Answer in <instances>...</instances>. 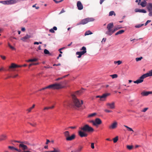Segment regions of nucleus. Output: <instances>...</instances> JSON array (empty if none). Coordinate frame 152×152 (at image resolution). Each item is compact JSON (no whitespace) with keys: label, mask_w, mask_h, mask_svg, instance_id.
Wrapping results in <instances>:
<instances>
[{"label":"nucleus","mask_w":152,"mask_h":152,"mask_svg":"<svg viewBox=\"0 0 152 152\" xmlns=\"http://www.w3.org/2000/svg\"><path fill=\"white\" fill-rule=\"evenodd\" d=\"M36 4H34L33 5L32 7H35L36 9H38L39 8V7H36Z\"/></svg>","instance_id":"obj_49"},{"label":"nucleus","mask_w":152,"mask_h":152,"mask_svg":"<svg viewBox=\"0 0 152 152\" xmlns=\"http://www.w3.org/2000/svg\"><path fill=\"white\" fill-rule=\"evenodd\" d=\"M64 135L66 137L67 141H71L74 139L76 136L75 134H73L70 136V134L69 131H66L64 132Z\"/></svg>","instance_id":"obj_3"},{"label":"nucleus","mask_w":152,"mask_h":152,"mask_svg":"<svg viewBox=\"0 0 152 152\" xmlns=\"http://www.w3.org/2000/svg\"><path fill=\"white\" fill-rule=\"evenodd\" d=\"M50 142V141L49 140L47 139V141H46V144H48V143Z\"/></svg>","instance_id":"obj_64"},{"label":"nucleus","mask_w":152,"mask_h":152,"mask_svg":"<svg viewBox=\"0 0 152 152\" xmlns=\"http://www.w3.org/2000/svg\"><path fill=\"white\" fill-rule=\"evenodd\" d=\"M124 126L127 128L128 129V131H132L133 132H134L132 128H130L126 125H124Z\"/></svg>","instance_id":"obj_32"},{"label":"nucleus","mask_w":152,"mask_h":152,"mask_svg":"<svg viewBox=\"0 0 152 152\" xmlns=\"http://www.w3.org/2000/svg\"><path fill=\"white\" fill-rule=\"evenodd\" d=\"M77 5L78 10H81L83 9V5L80 1H78L77 2Z\"/></svg>","instance_id":"obj_11"},{"label":"nucleus","mask_w":152,"mask_h":152,"mask_svg":"<svg viewBox=\"0 0 152 152\" xmlns=\"http://www.w3.org/2000/svg\"><path fill=\"white\" fill-rule=\"evenodd\" d=\"M126 147L127 149L130 150H131L133 147L132 145H127Z\"/></svg>","instance_id":"obj_39"},{"label":"nucleus","mask_w":152,"mask_h":152,"mask_svg":"<svg viewBox=\"0 0 152 152\" xmlns=\"http://www.w3.org/2000/svg\"><path fill=\"white\" fill-rule=\"evenodd\" d=\"M8 46L10 48H11L12 50H15V48L14 47H13L12 46H11L10 43H8Z\"/></svg>","instance_id":"obj_41"},{"label":"nucleus","mask_w":152,"mask_h":152,"mask_svg":"<svg viewBox=\"0 0 152 152\" xmlns=\"http://www.w3.org/2000/svg\"><path fill=\"white\" fill-rule=\"evenodd\" d=\"M148 109V108H145L143 109L142 111L143 112H145Z\"/></svg>","instance_id":"obj_55"},{"label":"nucleus","mask_w":152,"mask_h":152,"mask_svg":"<svg viewBox=\"0 0 152 152\" xmlns=\"http://www.w3.org/2000/svg\"><path fill=\"white\" fill-rule=\"evenodd\" d=\"M149 13L148 14V15L149 16L152 17V11H149Z\"/></svg>","instance_id":"obj_48"},{"label":"nucleus","mask_w":152,"mask_h":152,"mask_svg":"<svg viewBox=\"0 0 152 152\" xmlns=\"http://www.w3.org/2000/svg\"><path fill=\"white\" fill-rule=\"evenodd\" d=\"M68 75H65L63 77H59L58 78H57L56 79V80H60V79H62V78H64V77H66V76H67Z\"/></svg>","instance_id":"obj_42"},{"label":"nucleus","mask_w":152,"mask_h":152,"mask_svg":"<svg viewBox=\"0 0 152 152\" xmlns=\"http://www.w3.org/2000/svg\"><path fill=\"white\" fill-rule=\"evenodd\" d=\"M134 11L136 12H139L143 13H146L147 12L144 9H140L138 8H136L134 10Z\"/></svg>","instance_id":"obj_14"},{"label":"nucleus","mask_w":152,"mask_h":152,"mask_svg":"<svg viewBox=\"0 0 152 152\" xmlns=\"http://www.w3.org/2000/svg\"><path fill=\"white\" fill-rule=\"evenodd\" d=\"M80 50H83L82 51H79L82 56L86 52V48L85 46H83L80 49Z\"/></svg>","instance_id":"obj_17"},{"label":"nucleus","mask_w":152,"mask_h":152,"mask_svg":"<svg viewBox=\"0 0 152 152\" xmlns=\"http://www.w3.org/2000/svg\"><path fill=\"white\" fill-rule=\"evenodd\" d=\"M76 55H78V56H77V57L78 58H80L82 55L80 54V53L79 51H77L76 53Z\"/></svg>","instance_id":"obj_35"},{"label":"nucleus","mask_w":152,"mask_h":152,"mask_svg":"<svg viewBox=\"0 0 152 152\" xmlns=\"http://www.w3.org/2000/svg\"><path fill=\"white\" fill-rule=\"evenodd\" d=\"M44 68L47 69L52 68L53 67L50 66H45Z\"/></svg>","instance_id":"obj_50"},{"label":"nucleus","mask_w":152,"mask_h":152,"mask_svg":"<svg viewBox=\"0 0 152 152\" xmlns=\"http://www.w3.org/2000/svg\"><path fill=\"white\" fill-rule=\"evenodd\" d=\"M19 145V147L20 148H22L23 150L27 149H28L27 146L23 144L22 143H23V142H22Z\"/></svg>","instance_id":"obj_18"},{"label":"nucleus","mask_w":152,"mask_h":152,"mask_svg":"<svg viewBox=\"0 0 152 152\" xmlns=\"http://www.w3.org/2000/svg\"><path fill=\"white\" fill-rule=\"evenodd\" d=\"M117 123L115 121L109 126V128L110 129H114L117 127Z\"/></svg>","instance_id":"obj_15"},{"label":"nucleus","mask_w":152,"mask_h":152,"mask_svg":"<svg viewBox=\"0 0 152 152\" xmlns=\"http://www.w3.org/2000/svg\"><path fill=\"white\" fill-rule=\"evenodd\" d=\"M49 31L52 33H54L55 32L54 31L53 28H52L49 30Z\"/></svg>","instance_id":"obj_47"},{"label":"nucleus","mask_w":152,"mask_h":152,"mask_svg":"<svg viewBox=\"0 0 152 152\" xmlns=\"http://www.w3.org/2000/svg\"><path fill=\"white\" fill-rule=\"evenodd\" d=\"M147 8L148 11H152V3H149L147 6Z\"/></svg>","instance_id":"obj_21"},{"label":"nucleus","mask_w":152,"mask_h":152,"mask_svg":"<svg viewBox=\"0 0 152 152\" xmlns=\"http://www.w3.org/2000/svg\"><path fill=\"white\" fill-rule=\"evenodd\" d=\"M144 24H140L135 26V27L136 28H139L143 26Z\"/></svg>","instance_id":"obj_31"},{"label":"nucleus","mask_w":152,"mask_h":152,"mask_svg":"<svg viewBox=\"0 0 152 152\" xmlns=\"http://www.w3.org/2000/svg\"><path fill=\"white\" fill-rule=\"evenodd\" d=\"M152 76V70L149 71L148 72L142 75L136 81H134V83H135L137 84L141 83L143 81L144 79L147 77L151 76Z\"/></svg>","instance_id":"obj_1"},{"label":"nucleus","mask_w":152,"mask_h":152,"mask_svg":"<svg viewBox=\"0 0 152 152\" xmlns=\"http://www.w3.org/2000/svg\"><path fill=\"white\" fill-rule=\"evenodd\" d=\"M113 26V23H110L107 25V31H106L105 34L109 36H111L113 34L112 31L113 29L112 28Z\"/></svg>","instance_id":"obj_7"},{"label":"nucleus","mask_w":152,"mask_h":152,"mask_svg":"<svg viewBox=\"0 0 152 152\" xmlns=\"http://www.w3.org/2000/svg\"><path fill=\"white\" fill-rule=\"evenodd\" d=\"M112 78H116L118 77V75L117 74H114L110 75Z\"/></svg>","instance_id":"obj_37"},{"label":"nucleus","mask_w":152,"mask_h":152,"mask_svg":"<svg viewBox=\"0 0 152 152\" xmlns=\"http://www.w3.org/2000/svg\"><path fill=\"white\" fill-rule=\"evenodd\" d=\"M142 7H145L146 5V2L145 0L142 1L140 4Z\"/></svg>","instance_id":"obj_26"},{"label":"nucleus","mask_w":152,"mask_h":152,"mask_svg":"<svg viewBox=\"0 0 152 152\" xmlns=\"http://www.w3.org/2000/svg\"><path fill=\"white\" fill-rule=\"evenodd\" d=\"M105 0H100V4H101Z\"/></svg>","instance_id":"obj_63"},{"label":"nucleus","mask_w":152,"mask_h":152,"mask_svg":"<svg viewBox=\"0 0 152 152\" xmlns=\"http://www.w3.org/2000/svg\"><path fill=\"white\" fill-rule=\"evenodd\" d=\"M60 65H61V64L60 63H58V64H53V66H60Z\"/></svg>","instance_id":"obj_59"},{"label":"nucleus","mask_w":152,"mask_h":152,"mask_svg":"<svg viewBox=\"0 0 152 152\" xmlns=\"http://www.w3.org/2000/svg\"><path fill=\"white\" fill-rule=\"evenodd\" d=\"M93 33H92L90 30H88L86 31L84 35L85 36H86L90 34H91Z\"/></svg>","instance_id":"obj_28"},{"label":"nucleus","mask_w":152,"mask_h":152,"mask_svg":"<svg viewBox=\"0 0 152 152\" xmlns=\"http://www.w3.org/2000/svg\"><path fill=\"white\" fill-rule=\"evenodd\" d=\"M96 113H91L89 115V116L90 117H93L94 116V115H96Z\"/></svg>","instance_id":"obj_46"},{"label":"nucleus","mask_w":152,"mask_h":152,"mask_svg":"<svg viewBox=\"0 0 152 152\" xmlns=\"http://www.w3.org/2000/svg\"><path fill=\"white\" fill-rule=\"evenodd\" d=\"M114 62L115 64H118V65H119L122 63V61L120 60H119L115 61Z\"/></svg>","instance_id":"obj_36"},{"label":"nucleus","mask_w":152,"mask_h":152,"mask_svg":"<svg viewBox=\"0 0 152 152\" xmlns=\"http://www.w3.org/2000/svg\"><path fill=\"white\" fill-rule=\"evenodd\" d=\"M38 60V59L37 58H34L33 59H31L28 60L27 61L28 62H34V61H36Z\"/></svg>","instance_id":"obj_27"},{"label":"nucleus","mask_w":152,"mask_h":152,"mask_svg":"<svg viewBox=\"0 0 152 152\" xmlns=\"http://www.w3.org/2000/svg\"><path fill=\"white\" fill-rule=\"evenodd\" d=\"M113 15H115V14L113 11H111L109 12V16H111Z\"/></svg>","instance_id":"obj_34"},{"label":"nucleus","mask_w":152,"mask_h":152,"mask_svg":"<svg viewBox=\"0 0 152 152\" xmlns=\"http://www.w3.org/2000/svg\"><path fill=\"white\" fill-rule=\"evenodd\" d=\"M124 32V30H120L118 31L115 34V35H117L119 34H122Z\"/></svg>","instance_id":"obj_24"},{"label":"nucleus","mask_w":152,"mask_h":152,"mask_svg":"<svg viewBox=\"0 0 152 152\" xmlns=\"http://www.w3.org/2000/svg\"><path fill=\"white\" fill-rule=\"evenodd\" d=\"M0 57L3 60H4L6 58V57L4 56H3L2 55H0Z\"/></svg>","instance_id":"obj_52"},{"label":"nucleus","mask_w":152,"mask_h":152,"mask_svg":"<svg viewBox=\"0 0 152 152\" xmlns=\"http://www.w3.org/2000/svg\"><path fill=\"white\" fill-rule=\"evenodd\" d=\"M44 53L45 54H47V55L48 54L49 56L51 55V54L50 53L49 51L48 50H47L46 49H45L44 50Z\"/></svg>","instance_id":"obj_25"},{"label":"nucleus","mask_w":152,"mask_h":152,"mask_svg":"<svg viewBox=\"0 0 152 152\" xmlns=\"http://www.w3.org/2000/svg\"><path fill=\"white\" fill-rule=\"evenodd\" d=\"M91 147L92 149H94V143H92L91 144Z\"/></svg>","instance_id":"obj_44"},{"label":"nucleus","mask_w":152,"mask_h":152,"mask_svg":"<svg viewBox=\"0 0 152 152\" xmlns=\"http://www.w3.org/2000/svg\"><path fill=\"white\" fill-rule=\"evenodd\" d=\"M21 30L23 31H24L25 30V28L24 27H23L21 28Z\"/></svg>","instance_id":"obj_62"},{"label":"nucleus","mask_w":152,"mask_h":152,"mask_svg":"<svg viewBox=\"0 0 152 152\" xmlns=\"http://www.w3.org/2000/svg\"><path fill=\"white\" fill-rule=\"evenodd\" d=\"M83 148V147L80 146L78 148L74 151H72L71 152H80Z\"/></svg>","instance_id":"obj_19"},{"label":"nucleus","mask_w":152,"mask_h":152,"mask_svg":"<svg viewBox=\"0 0 152 152\" xmlns=\"http://www.w3.org/2000/svg\"><path fill=\"white\" fill-rule=\"evenodd\" d=\"M53 29L54 31H56L57 29V27L56 26H54L53 28Z\"/></svg>","instance_id":"obj_56"},{"label":"nucleus","mask_w":152,"mask_h":152,"mask_svg":"<svg viewBox=\"0 0 152 152\" xmlns=\"http://www.w3.org/2000/svg\"><path fill=\"white\" fill-rule=\"evenodd\" d=\"M110 94L109 93H105L102 96L98 95L96 96V98H100L101 100H104L105 98L108 96L110 95Z\"/></svg>","instance_id":"obj_9"},{"label":"nucleus","mask_w":152,"mask_h":152,"mask_svg":"<svg viewBox=\"0 0 152 152\" xmlns=\"http://www.w3.org/2000/svg\"><path fill=\"white\" fill-rule=\"evenodd\" d=\"M7 138V136L4 134H2L0 136V141L4 140Z\"/></svg>","instance_id":"obj_23"},{"label":"nucleus","mask_w":152,"mask_h":152,"mask_svg":"<svg viewBox=\"0 0 152 152\" xmlns=\"http://www.w3.org/2000/svg\"><path fill=\"white\" fill-rule=\"evenodd\" d=\"M21 66H20L14 63H12L11 64V66H10V68H14L17 67H20Z\"/></svg>","instance_id":"obj_22"},{"label":"nucleus","mask_w":152,"mask_h":152,"mask_svg":"<svg viewBox=\"0 0 152 152\" xmlns=\"http://www.w3.org/2000/svg\"><path fill=\"white\" fill-rule=\"evenodd\" d=\"M142 58V57H140L137 58H136V61H140Z\"/></svg>","instance_id":"obj_40"},{"label":"nucleus","mask_w":152,"mask_h":152,"mask_svg":"<svg viewBox=\"0 0 152 152\" xmlns=\"http://www.w3.org/2000/svg\"><path fill=\"white\" fill-rule=\"evenodd\" d=\"M105 112H107V113H110L112 112V111L109 110L107 109H105L104 110Z\"/></svg>","instance_id":"obj_45"},{"label":"nucleus","mask_w":152,"mask_h":152,"mask_svg":"<svg viewBox=\"0 0 152 152\" xmlns=\"http://www.w3.org/2000/svg\"><path fill=\"white\" fill-rule=\"evenodd\" d=\"M32 126H35L36 125V124L35 123H34V124H32V123H29Z\"/></svg>","instance_id":"obj_58"},{"label":"nucleus","mask_w":152,"mask_h":152,"mask_svg":"<svg viewBox=\"0 0 152 152\" xmlns=\"http://www.w3.org/2000/svg\"><path fill=\"white\" fill-rule=\"evenodd\" d=\"M65 12V11L64 10V9H62L61 11V12H60L59 13V14H61L64 12Z\"/></svg>","instance_id":"obj_53"},{"label":"nucleus","mask_w":152,"mask_h":152,"mask_svg":"<svg viewBox=\"0 0 152 152\" xmlns=\"http://www.w3.org/2000/svg\"><path fill=\"white\" fill-rule=\"evenodd\" d=\"M32 109L31 108V107L29 108L28 109V111L29 112H30L31 111V110Z\"/></svg>","instance_id":"obj_60"},{"label":"nucleus","mask_w":152,"mask_h":152,"mask_svg":"<svg viewBox=\"0 0 152 152\" xmlns=\"http://www.w3.org/2000/svg\"><path fill=\"white\" fill-rule=\"evenodd\" d=\"M8 148H9L11 149L14 150L15 147H13V146H9L8 147Z\"/></svg>","instance_id":"obj_54"},{"label":"nucleus","mask_w":152,"mask_h":152,"mask_svg":"<svg viewBox=\"0 0 152 152\" xmlns=\"http://www.w3.org/2000/svg\"><path fill=\"white\" fill-rule=\"evenodd\" d=\"M121 27H119V26H117V27H115V28L113 29V31H112V33H113V34L115 32V31H116L117 30H118V29H120V28H121Z\"/></svg>","instance_id":"obj_30"},{"label":"nucleus","mask_w":152,"mask_h":152,"mask_svg":"<svg viewBox=\"0 0 152 152\" xmlns=\"http://www.w3.org/2000/svg\"><path fill=\"white\" fill-rule=\"evenodd\" d=\"M118 137H116L115 138L113 139V142L114 143L116 142L118 140Z\"/></svg>","instance_id":"obj_38"},{"label":"nucleus","mask_w":152,"mask_h":152,"mask_svg":"<svg viewBox=\"0 0 152 152\" xmlns=\"http://www.w3.org/2000/svg\"><path fill=\"white\" fill-rule=\"evenodd\" d=\"M85 132L81 130L79 131L78 132L79 135L82 137H86L88 136V134Z\"/></svg>","instance_id":"obj_10"},{"label":"nucleus","mask_w":152,"mask_h":152,"mask_svg":"<svg viewBox=\"0 0 152 152\" xmlns=\"http://www.w3.org/2000/svg\"><path fill=\"white\" fill-rule=\"evenodd\" d=\"M72 98L75 106L78 107H80L83 104V100H81L80 102V101L74 95H73Z\"/></svg>","instance_id":"obj_4"},{"label":"nucleus","mask_w":152,"mask_h":152,"mask_svg":"<svg viewBox=\"0 0 152 152\" xmlns=\"http://www.w3.org/2000/svg\"><path fill=\"white\" fill-rule=\"evenodd\" d=\"M151 20H148L145 23V24H144L145 25V26H146L148 24V23H149L150 22H151Z\"/></svg>","instance_id":"obj_43"},{"label":"nucleus","mask_w":152,"mask_h":152,"mask_svg":"<svg viewBox=\"0 0 152 152\" xmlns=\"http://www.w3.org/2000/svg\"><path fill=\"white\" fill-rule=\"evenodd\" d=\"M95 20V19L93 18H87L84 19H83L79 23L77 24V25H79L80 24L84 25L88 22L93 21Z\"/></svg>","instance_id":"obj_5"},{"label":"nucleus","mask_w":152,"mask_h":152,"mask_svg":"<svg viewBox=\"0 0 152 152\" xmlns=\"http://www.w3.org/2000/svg\"><path fill=\"white\" fill-rule=\"evenodd\" d=\"M0 3H2L4 5H7V0L0 1Z\"/></svg>","instance_id":"obj_33"},{"label":"nucleus","mask_w":152,"mask_h":152,"mask_svg":"<svg viewBox=\"0 0 152 152\" xmlns=\"http://www.w3.org/2000/svg\"><path fill=\"white\" fill-rule=\"evenodd\" d=\"M14 150H16V151H18V152H20L21 151V150L20 149H18V148H15Z\"/></svg>","instance_id":"obj_51"},{"label":"nucleus","mask_w":152,"mask_h":152,"mask_svg":"<svg viewBox=\"0 0 152 152\" xmlns=\"http://www.w3.org/2000/svg\"><path fill=\"white\" fill-rule=\"evenodd\" d=\"M53 151H50V152H61L60 150L58 148H53Z\"/></svg>","instance_id":"obj_29"},{"label":"nucleus","mask_w":152,"mask_h":152,"mask_svg":"<svg viewBox=\"0 0 152 152\" xmlns=\"http://www.w3.org/2000/svg\"><path fill=\"white\" fill-rule=\"evenodd\" d=\"M90 122L92 123L94 125L96 126L101 124L102 121L100 119L97 118H96L94 121L92 120L90 121Z\"/></svg>","instance_id":"obj_8"},{"label":"nucleus","mask_w":152,"mask_h":152,"mask_svg":"<svg viewBox=\"0 0 152 152\" xmlns=\"http://www.w3.org/2000/svg\"><path fill=\"white\" fill-rule=\"evenodd\" d=\"M53 1L56 3L57 4L58 3H60L59 1H57L56 0H53Z\"/></svg>","instance_id":"obj_61"},{"label":"nucleus","mask_w":152,"mask_h":152,"mask_svg":"<svg viewBox=\"0 0 152 152\" xmlns=\"http://www.w3.org/2000/svg\"><path fill=\"white\" fill-rule=\"evenodd\" d=\"M152 94V91H144L141 93V94L143 96H147L149 94Z\"/></svg>","instance_id":"obj_13"},{"label":"nucleus","mask_w":152,"mask_h":152,"mask_svg":"<svg viewBox=\"0 0 152 152\" xmlns=\"http://www.w3.org/2000/svg\"><path fill=\"white\" fill-rule=\"evenodd\" d=\"M106 105L109 107L111 109H114L115 107V103L113 102L112 103H108Z\"/></svg>","instance_id":"obj_16"},{"label":"nucleus","mask_w":152,"mask_h":152,"mask_svg":"<svg viewBox=\"0 0 152 152\" xmlns=\"http://www.w3.org/2000/svg\"><path fill=\"white\" fill-rule=\"evenodd\" d=\"M62 88V86L59 83H54L48 86L43 88L39 89V91H41L47 88H50L53 89H59Z\"/></svg>","instance_id":"obj_2"},{"label":"nucleus","mask_w":152,"mask_h":152,"mask_svg":"<svg viewBox=\"0 0 152 152\" xmlns=\"http://www.w3.org/2000/svg\"><path fill=\"white\" fill-rule=\"evenodd\" d=\"M80 129L84 132H92L94 131L93 128L87 124L84 125L83 127L80 128Z\"/></svg>","instance_id":"obj_6"},{"label":"nucleus","mask_w":152,"mask_h":152,"mask_svg":"<svg viewBox=\"0 0 152 152\" xmlns=\"http://www.w3.org/2000/svg\"><path fill=\"white\" fill-rule=\"evenodd\" d=\"M20 0H7V5L12 4H15L18 1H20Z\"/></svg>","instance_id":"obj_12"},{"label":"nucleus","mask_w":152,"mask_h":152,"mask_svg":"<svg viewBox=\"0 0 152 152\" xmlns=\"http://www.w3.org/2000/svg\"><path fill=\"white\" fill-rule=\"evenodd\" d=\"M80 93H81V92H80V91H77L76 92L75 94L76 95H78V94H79Z\"/></svg>","instance_id":"obj_57"},{"label":"nucleus","mask_w":152,"mask_h":152,"mask_svg":"<svg viewBox=\"0 0 152 152\" xmlns=\"http://www.w3.org/2000/svg\"><path fill=\"white\" fill-rule=\"evenodd\" d=\"M31 37V36L28 34H26L25 36L22 37L21 38V40L25 42L26 39Z\"/></svg>","instance_id":"obj_20"}]
</instances>
